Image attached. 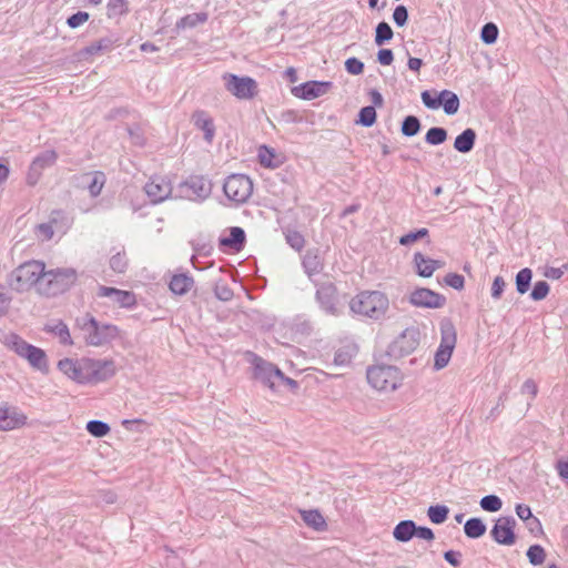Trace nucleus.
I'll list each match as a JSON object with an SVG mask.
<instances>
[{
	"instance_id": "nucleus-44",
	"label": "nucleus",
	"mask_w": 568,
	"mask_h": 568,
	"mask_svg": "<svg viewBox=\"0 0 568 568\" xmlns=\"http://www.w3.org/2000/svg\"><path fill=\"white\" fill-rule=\"evenodd\" d=\"M429 236V231L426 227L417 229L402 235L398 243L403 246L412 245L413 243Z\"/></svg>"
},
{
	"instance_id": "nucleus-24",
	"label": "nucleus",
	"mask_w": 568,
	"mask_h": 568,
	"mask_svg": "<svg viewBox=\"0 0 568 568\" xmlns=\"http://www.w3.org/2000/svg\"><path fill=\"white\" fill-rule=\"evenodd\" d=\"M82 183L87 185L88 191L92 197L101 194L105 184V175L101 171L88 172L81 176Z\"/></svg>"
},
{
	"instance_id": "nucleus-7",
	"label": "nucleus",
	"mask_w": 568,
	"mask_h": 568,
	"mask_svg": "<svg viewBox=\"0 0 568 568\" xmlns=\"http://www.w3.org/2000/svg\"><path fill=\"white\" fill-rule=\"evenodd\" d=\"M223 191L225 196L236 205L244 204L253 193V181L248 175L234 173L225 179Z\"/></svg>"
},
{
	"instance_id": "nucleus-53",
	"label": "nucleus",
	"mask_w": 568,
	"mask_h": 568,
	"mask_svg": "<svg viewBox=\"0 0 568 568\" xmlns=\"http://www.w3.org/2000/svg\"><path fill=\"white\" fill-rule=\"evenodd\" d=\"M275 158L274 149L261 145L258 149L260 163L265 168H274L273 159Z\"/></svg>"
},
{
	"instance_id": "nucleus-25",
	"label": "nucleus",
	"mask_w": 568,
	"mask_h": 568,
	"mask_svg": "<svg viewBox=\"0 0 568 568\" xmlns=\"http://www.w3.org/2000/svg\"><path fill=\"white\" fill-rule=\"evenodd\" d=\"M194 285V278L186 274H174L169 283L170 291L175 295H185Z\"/></svg>"
},
{
	"instance_id": "nucleus-29",
	"label": "nucleus",
	"mask_w": 568,
	"mask_h": 568,
	"mask_svg": "<svg viewBox=\"0 0 568 568\" xmlns=\"http://www.w3.org/2000/svg\"><path fill=\"white\" fill-rule=\"evenodd\" d=\"M413 263L415 271L420 277H430L434 274V258L425 256L420 252L414 253Z\"/></svg>"
},
{
	"instance_id": "nucleus-64",
	"label": "nucleus",
	"mask_w": 568,
	"mask_h": 568,
	"mask_svg": "<svg viewBox=\"0 0 568 568\" xmlns=\"http://www.w3.org/2000/svg\"><path fill=\"white\" fill-rule=\"evenodd\" d=\"M41 175H42L41 169H39L38 166H34V164L31 163L29 166L28 173H27V179H26L27 184L30 186L36 185L39 182Z\"/></svg>"
},
{
	"instance_id": "nucleus-52",
	"label": "nucleus",
	"mask_w": 568,
	"mask_h": 568,
	"mask_svg": "<svg viewBox=\"0 0 568 568\" xmlns=\"http://www.w3.org/2000/svg\"><path fill=\"white\" fill-rule=\"evenodd\" d=\"M214 295L222 302H229L233 298V290L224 282H219L214 286Z\"/></svg>"
},
{
	"instance_id": "nucleus-11",
	"label": "nucleus",
	"mask_w": 568,
	"mask_h": 568,
	"mask_svg": "<svg viewBox=\"0 0 568 568\" xmlns=\"http://www.w3.org/2000/svg\"><path fill=\"white\" fill-rule=\"evenodd\" d=\"M12 345L14 352L26 358L33 368L40 372L48 371L47 354L42 348L27 343L18 335H13Z\"/></svg>"
},
{
	"instance_id": "nucleus-63",
	"label": "nucleus",
	"mask_w": 568,
	"mask_h": 568,
	"mask_svg": "<svg viewBox=\"0 0 568 568\" xmlns=\"http://www.w3.org/2000/svg\"><path fill=\"white\" fill-rule=\"evenodd\" d=\"M568 271V264H564L561 267H546L544 275L550 280H559Z\"/></svg>"
},
{
	"instance_id": "nucleus-47",
	"label": "nucleus",
	"mask_w": 568,
	"mask_h": 568,
	"mask_svg": "<svg viewBox=\"0 0 568 568\" xmlns=\"http://www.w3.org/2000/svg\"><path fill=\"white\" fill-rule=\"evenodd\" d=\"M128 134L133 145L142 148L146 143V138L144 134V130L141 124H133L128 126Z\"/></svg>"
},
{
	"instance_id": "nucleus-46",
	"label": "nucleus",
	"mask_w": 568,
	"mask_h": 568,
	"mask_svg": "<svg viewBox=\"0 0 568 568\" xmlns=\"http://www.w3.org/2000/svg\"><path fill=\"white\" fill-rule=\"evenodd\" d=\"M479 505H480L481 509L485 511L496 513L501 509L503 501L497 495L491 494V495L484 496L480 499Z\"/></svg>"
},
{
	"instance_id": "nucleus-16",
	"label": "nucleus",
	"mask_w": 568,
	"mask_h": 568,
	"mask_svg": "<svg viewBox=\"0 0 568 568\" xmlns=\"http://www.w3.org/2000/svg\"><path fill=\"white\" fill-rule=\"evenodd\" d=\"M283 377V372L274 364L255 357L254 361V378L271 389L275 388V379Z\"/></svg>"
},
{
	"instance_id": "nucleus-49",
	"label": "nucleus",
	"mask_w": 568,
	"mask_h": 568,
	"mask_svg": "<svg viewBox=\"0 0 568 568\" xmlns=\"http://www.w3.org/2000/svg\"><path fill=\"white\" fill-rule=\"evenodd\" d=\"M113 302L121 307L132 308L136 304V298L133 292L119 290L116 295L113 296Z\"/></svg>"
},
{
	"instance_id": "nucleus-36",
	"label": "nucleus",
	"mask_w": 568,
	"mask_h": 568,
	"mask_svg": "<svg viewBox=\"0 0 568 568\" xmlns=\"http://www.w3.org/2000/svg\"><path fill=\"white\" fill-rule=\"evenodd\" d=\"M422 124L419 119L415 115H407L402 122L400 131L404 136L412 138L418 134Z\"/></svg>"
},
{
	"instance_id": "nucleus-54",
	"label": "nucleus",
	"mask_w": 568,
	"mask_h": 568,
	"mask_svg": "<svg viewBox=\"0 0 568 568\" xmlns=\"http://www.w3.org/2000/svg\"><path fill=\"white\" fill-rule=\"evenodd\" d=\"M285 239L287 244L296 251H301L305 245V239L298 231H288Z\"/></svg>"
},
{
	"instance_id": "nucleus-18",
	"label": "nucleus",
	"mask_w": 568,
	"mask_h": 568,
	"mask_svg": "<svg viewBox=\"0 0 568 568\" xmlns=\"http://www.w3.org/2000/svg\"><path fill=\"white\" fill-rule=\"evenodd\" d=\"M144 190L152 203H161L171 195L172 185L166 178L155 175L149 180Z\"/></svg>"
},
{
	"instance_id": "nucleus-13",
	"label": "nucleus",
	"mask_w": 568,
	"mask_h": 568,
	"mask_svg": "<svg viewBox=\"0 0 568 568\" xmlns=\"http://www.w3.org/2000/svg\"><path fill=\"white\" fill-rule=\"evenodd\" d=\"M181 196L190 200H204L212 191V183L203 175H192L179 185Z\"/></svg>"
},
{
	"instance_id": "nucleus-28",
	"label": "nucleus",
	"mask_w": 568,
	"mask_h": 568,
	"mask_svg": "<svg viewBox=\"0 0 568 568\" xmlns=\"http://www.w3.org/2000/svg\"><path fill=\"white\" fill-rule=\"evenodd\" d=\"M302 519L304 523L316 531H324L327 529V524L323 515L317 509L302 510Z\"/></svg>"
},
{
	"instance_id": "nucleus-39",
	"label": "nucleus",
	"mask_w": 568,
	"mask_h": 568,
	"mask_svg": "<svg viewBox=\"0 0 568 568\" xmlns=\"http://www.w3.org/2000/svg\"><path fill=\"white\" fill-rule=\"evenodd\" d=\"M449 508L445 505L429 506L427 516L433 524L440 525L448 518Z\"/></svg>"
},
{
	"instance_id": "nucleus-15",
	"label": "nucleus",
	"mask_w": 568,
	"mask_h": 568,
	"mask_svg": "<svg viewBox=\"0 0 568 568\" xmlns=\"http://www.w3.org/2000/svg\"><path fill=\"white\" fill-rule=\"evenodd\" d=\"M408 302L415 307L442 308L446 305V297L427 287H417L408 296Z\"/></svg>"
},
{
	"instance_id": "nucleus-33",
	"label": "nucleus",
	"mask_w": 568,
	"mask_h": 568,
	"mask_svg": "<svg viewBox=\"0 0 568 568\" xmlns=\"http://www.w3.org/2000/svg\"><path fill=\"white\" fill-rule=\"evenodd\" d=\"M532 271L529 267L521 268L515 277L516 291L524 295L526 294L531 285Z\"/></svg>"
},
{
	"instance_id": "nucleus-22",
	"label": "nucleus",
	"mask_w": 568,
	"mask_h": 568,
	"mask_svg": "<svg viewBox=\"0 0 568 568\" xmlns=\"http://www.w3.org/2000/svg\"><path fill=\"white\" fill-rule=\"evenodd\" d=\"M246 243L245 231L240 226H232L229 236H221L219 245L223 248H231L234 252H240L244 248Z\"/></svg>"
},
{
	"instance_id": "nucleus-41",
	"label": "nucleus",
	"mask_w": 568,
	"mask_h": 568,
	"mask_svg": "<svg viewBox=\"0 0 568 568\" xmlns=\"http://www.w3.org/2000/svg\"><path fill=\"white\" fill-rule=\"evenodd\" d=\"M355 354L356 348L354 346H343L335 352L334 364L338 366H346L351 364Z\"/></svg>"
},
{
	"instance_id": "nucleus-9",
	"label": "nucleus",
	"mask_w": 568,
	"mask_h": 568,
	"mask_svg": "<svg viewBox=\"0 0 568 568\" xmlns=\"http://www.w3.org/2000/svg\"><path fill=\"white\" fill-rule=\"evenodd\" d=\"M222 79L226 91L240 100H251L258 93L257 82L248 75L224 73Z\"/></svg>"
},
{
	"instance_id": "nucleus-21",
	"label": "nucleus",
	"mask_w": 568,
	"mask_h": 568,
	"mask_svg": "<svg viewBox=\"0 0 568 568\" xmlns=\"http://www.w3.org/2000/svg\"><path fill=\"white\" fill-rule=\"evenodd\" d=\"M194 126L204 133V140L212 143L215 135V124L213 118L205 110H196L192 114Z\"/></svg>"
},
{
	"instance_id": "nucleus-59",
	"label": "nucleus",
	"mask_w": 568,
	"mask_h": 568,
	"mask_svg": "<svg viewBox=\"0 0 568 568\" xmlns=\"http://www.w3.org/2000/svg\"><path fill=\"white\" fill-rule=\"evenodd\" d=\"M506 287V282L503 278V276H496L493 281L491 285V297L494 300H499L504 293V290Z\"/></svg>"
},
{
	"instance_id": "nucleus-8",
	"label": "nucleus",
	"mask_w": 568,
	"mask_h": 568,
	"mask_svg": "<svg viewBox=\"0 0 568 568\" xmlns=\"http://www.w3.org/2000/svg\"><path fill=\"white\" fill-rule=\"evenodd\" d=\"M312 282L316 287L315 301L320 308L327 315L339 316L342 312L336 285L328 281L318 282L312 280Z\"/></svg>"
},
{
	"instance_id": "nucleus-27",
	"label": "nucleus",
	"mask_w": 568,
	"mask_h": 568,
	"mask_svg": "<svg viewBox=\"0 0 568 568\" xmlns=\"http://www.w3.org/2000/svg\"><path fill=\"white\" fill-rule=\"evenodd\" d=\"M415 521L412 519L400 520L393 530L395 540L399 542H408L414 538Z\"/></svg>"
},
{
	"instance_id": "nucleus-58",
	"label": "nucleus",
	"mask_w": 568,
	"mask_h": 568,
	"mask_svg": "<svg viewBox=\"0 0 568 568\" xmlns=\"http://www.w3.org/2000/svg\"><path fill=\"white\" fill-rule=\"evenodd\" d=\"M90 18V14L85 11H78L73 14H71L68 19H67V24L69 28L71 29H75L78 27H80L81 24H83L84 22H87Z\"/></svg>"
},
{
	"instance_id": "nucleus-6",
	"label": "nucleus",
	"mask_w": 568,
	"mask_h": 568,
	"mask_svg": "<svg viewBox=\"0 0 568 568\" xmlns=\"http://www.w3.org/2000/svg\"><path fill=\"white\" fill-rule=\"evenodd\" d=\"M440 328V343L435 353L434 368L436 371L443 369L450 361L453 351L456 346L457 333L455 325L449 318L442 320Z\"/></svg>"
},
{
	"instance_id": "nucleus-48",
	"label": "nucleus",
	"mask_w": 568,
	"mask_h": 568,
	"mask_svg": "<svg viewBox=\"0 0 568 568\" xmlns=\"http://www.w3.org/2000/svg\"><path fill=\"white\" fill-rule=\"evenodd\" d=\"M499 30L493 22H488L483 26L480 30V39L486 44H493L497 41Z\"/></svg>"
},
{
	"instance_id": "nucleus-34",
	"label": "nucleus",
	"mask_w": 568,
	"mask_h": 568,
	"mask_svg": "<svg viewBox=\"0 0 568 568\" xmlns=\"http://www.w3.org/2000/svg\"><path fill=\"white\" fill-rule=\"evenodd\" d=\"M394 37L393 29L386 21L379 22L375 28L374 42L376 45L382 47L389 42Z\"/></svg>"
},
{
	"instance_id": "nucleus-50",
	"label": "nucleus",
	"mask_w": 568,
	"mask_h": 568,
	"mask_svg": "<svg viewBox=\"0 0 568 568\" xmlns=\"http://www.w3.org/2000/svg\"><path fill=\"white\" fill-rule=\"evenodd\" d=\"M460 106V100L459 97L453 92L449 91L447 98L444 101L443 110L447 115H454L458 112Z\"/></svg>"
},
{
	"instance_id": "nucleus-23",
	"label": "nucleus",
	"mask_w": 568,
	"mask_h": 568,
	"mask_svg": "<svg viewBox=\"0 0 568 568\" xmlns=\"http://www.w3.org/2000/svg\"><path fill=\"white\" fill-rule=\"evenodd\" d=\"M302 265L304 272L312 280L314 275L320 274L324 268L323 257L318 248H310L303 256Z\"/></svg>"
},
{
	"instance_id": "nucleus-14",
	"label": "nucleus",
	"mask_w": 568,
	"mask_h": 568,
	"mask_svg": "<svg viewBox=\"0 0 568 568\" xmlns=\"http://www.w3.org/2000/svg\"><path fill=\"white\" fill-rule=\"evenodd\" d=\"M515 527L516 520L513 516L499 517L490 529V536L498 545L513 546L517 540Z\"/></svg>"
},
{
	"instance_id": "nucleus-60",
	"label": "nucleus",
	"mask_w": 568,
	"mask_h": 568,
	"mask_svg": "<svg viewBox=\"0 0 568 568\" xmlns=\"http://www.w3.org/2000/svg\"><path fill=\"white\" fill-rule=\"evenodd\" d=\"M422 102L427 109L437 110L439 109V102L436 99V95L433 94L432 91L425 90L420 94Z\"/></svg>"
},
{
	"instance_id": "nucleus-32",
	"label": "nucleus",
	"mask_w": 568,
	"mask_h": 568,
	"mask_svg": "<svg viewBox=\"0 0 568 568\" xmlns=\"http://www.w3.org/2000/svg\"><path fill=\"white\" fill-rule=\"evenodd\" d=\"M44 331L57 335L63 345H72L73 344L69 327L62 321H58L57 323H54L52 325H50V324L45 325Z\"/></svg>"
},
{
	"instance_id": "nucleus-62",
	"label": "nucleus",
	"mask_w": 568,
	"mask_h": 568,
	"mask_svg": "<svg viewBox=\"0 0 568 568\" xmlns=\"http://www.w3.org/2000/svg\"><path fill=\"white\" fill-rule=\"evenodd\" d=\"M414 537H417L419 539L426 540V541H433L435 539L434 531L426 526H417L415 524V534Z\"/></svg>"
},
{
	"instance_id": "nucleus-45",
	"label": "nucleus",
	"mask_w": 568,
	"mask_h": 568,
	"mask_svg": "<svg viewBox=\"0 0 568 568\" xmlns=\"http://www.w3.org/2000/svg\"><path fill=\"white\" fill-rule=\"evenodd\" d=\"M85 428L92 436L99 438L106 436L111 430L108 423L98 419L89 420Z\"/></svg>"
},
{
	"instance_id": "nucleus-20",
	"label": "nucleus",
	"mask_w": 568,
	"mask_h": 568,
	"mask_svg": "<svg viewBox=\"0 0 568 568\" xmlns=\"http://www.w3.org/2000/svg\"><path fill=\"white\" fill-rule=\"evenodd\" d=\"M58 368L67 375L69 378L75 381L79 384H85V358L80 362L73 361L71 358L60 359L58 363Z\"/></svg>"
},
{
	"instance_id": "nucleus-31",
	"label": "nucleus",
	"mask_w": 568,
	"mask_h": 568,
	"mask_svg": "<svg viewBox=\"0 0 568 568\" xmlns=\"http://www.w3.org/2000/svg\"><path fill=\"white\" fill-rule=\"evenodd\" d=\"M487 530L486 524L481 518L471 517L464 525V532L470 539H477L485 535Z\"/></svg>"
},
{
	"instance_id": "nucleus-4",
	"label": "nucleus",
	"mask_w": 568,
	"mask_h": 568,
	"mask_svg": "<svg viewBox=\"0 0 568 568\" xmlns=\"http://www.w3.org/2000/svg\"><path fill=\"white\" fill-rule=\"evenodd\" d=\"M80 325L87 332V344L91 346H102L111 343L120 335V329L116 325L100 324L95 317L89 314L82 317Z\"/></svg>"
},
{
	"instance_id": "nucleus-51",
	"label": "nucleus",
	"mask_w": 568,
	"mask_h": 568,
	"mask_svg": "<svg viewBox=\"0 0 568 568\" xmlns=\"http://www.w3.org/2000/svg\"><path fill=\"white\" fill-rule=\"evenodd\" d=\"M550 287L549 284L546 281H538L535 283L531 292H530V298L532 301H542L547 297L549 294Z\"/></svg>"
},
{
	"instance_id": "nucleus-30",
	"label": "nucleus",
	"mask_w": 568,
	"mask_h": 568,
	"mask_svg": "<svg viewBox=\"0 0 568 568\" xmlns=\"http://www.w3.org/2000/svg\"><path fill=\"white\" fill-rule=\"evenodd\" d=\"M209 16L206 12L190 13L182 17L176 21L174 31L179 33L186 28H195L196 26L206 22Z\"/></svg>"
},
{
	"instance_id": "nucleus-37",
	"label": "nucleus",
	"mask_w": 568,
	"mask_h": 568,
	"mask_svg": "<svg viewBox=\"0 0 568 568\" xmlns=\"http://www.w3.org/2000/svg\"><path fill=\"white\" fill-rule=\"evenodd\" d=\"M357 116L356 124L371 128L376 123L377 113L374 105H366L359 110Z\"/></svg>"
},
{
	"instance_id": "nucleus-12",
	"label": "nucleus",
	"mask_w": 568,
	"mask_h": 568,
	"mask_svg": "<svg viewBox=\"0 0 568 568\" xmlns=\"http://www.w3.org/2000/svg\"><path fill=\"white\" fill-rule=\"evenodd\" d=\"M85 384L105 382L115 375V365L112 359L85 358Z\"/></svg>"
},
{
	"instance_id": "nucleus-5",
	"label": "nucleus",
	"mask_w": 568,
	"mask_h": 568,
	"mask_svg": "<svg viewBox=\"0 0 568 568\" xmlns=\"http://www.w3.org/2000/svg\"><path fill=\"white\" fill-rule=\"evenodd\" d=\"M367 382L378 390H395L402 385L400 371L393 365H374L367 368Z\"/></svg>"
},
{
	"instance_id": "nucleus-38",
	"label": "nucleus",
	"mask_w": 568,
	"mask_h": 568,
	"mask_svg": "<svg viewBox=\"0 0 568 568\" xmlns=\"http://www.w3.org/2000/svg\"><path fill=\"white\" fill-rule=\"evenodd\" d=\"M129 13L128 0H109L106 4V16L109 19L125 16Z\"/></svg>"
},
{
	"instance_id": "nucleus-56",
	"label": "nucleus",
	"mask_w": 568,
	"mask_h": 568,
	"mask_svg": "<svg viewBox=\"0 0 568 568\" xmlns=\"http://www.w3.org/2000/svg\"><path fill=\"white\" fill-rule=\"evenodd\" d=\"M408 17V10L404 4H398L393 11V21L399 28L406 26Z\"/></svg>"
},
{
	"instance_id": "nucleus-17",
	"label": "nucleus",
	"mask_w": 568,
	"mask_h": 568,
	"mask_svg": "<svg viewBox=\"0 0 568 568\" xmlns=\"http://www.w3.org/2000/svg\"><path fill=\"white\" fill-rule=\"evenodd\" d=\"M333 87L331 81H306L297 87L292 89V93L294 97L302 100H313L321 95H324L329 91Z\"/></svg>"
},
{
	"instance_id": "nucleus-42",
	"label": "nucleus",
	"mask_w": 568,
	"mask_h": 568,
	"mask_svg": "<svg viewBox=\"0 0 568 568\" xmlns=\"http://www.w3.org/2000/svg\"><path fill=\"white\" fill-rule=\"evenodd\" d=\"M109 264H110V268L113 272L119 273V274L124 273L129 265V261H128L125 251L122 250V251H118L116 253H114L110 257Z\"/></svg>"
},
{
	"instance_id": "nucleus-2",
	"label": "nucleus",
	"mask_w": 568,
	"mask_h": 568,
	"mask_svg": "<svg viewBox=\"0 0 568 568\" xmlns=\"http://www.w3.org/2000/svg\"><path fill=\"white\" fill-rule=\"evenodd\" d=\"M388 297L379 291H363L349 301L352 313L372 320L382 318L388 310Z\"/></svg>"
},
{
	"instance_id": "nucleus-35",
	"label": "nucleus",
	"mask_w": 568,
	"mask_h": 568,
	"mask_svg": "<svg viewBox=\"0 0 568 568\" xmlns=\"http://www.w3.org/2000/svg\"><path fill=\"white\" fill-rule=\"evenodd\" d=\"M58 160V153L54 150H45L38 154L31 163L43 171L44 169L51 168Z\"/></svg>"
},
{
	"instance_id": "nucleus-1",
	"label": "nucleus",
	"mask_w": 568,
	"mask_h": 568,
	"mask_svg": "<svg viewBox=\"0 0 568 568\" xmlns=\"http://www.w3.org/2000/svg\"><path fill=\"white\" fill-rule=\"evenodd\" d=\"M45 275V264L42 261L31 260L20 264L8 275V286L17 292L24 293L36 287L39 293L40 283Z\"/></svg>"
},
{
	"instance_id": "nucleus-3",
	"label": "nucleus",
	"mask_w": 568,
	"mask_h": 568,
	"mask_svg": "<svg viewBox=\"0 0 568 568\" xmlns=\"http://www.w3.org/2000/svg\"><path fill=\"white\" fill-rule=\"evenodd\" d=\"M78 272L72 267H58L45 270L43 281L40 283L39 294L55 297L68 292L77 282Z\"/></svg>"
},
{
	"instance_id": "nucleus-26",
	"label": "nucleus",
	"mask_w": 568,
	"mask_h": 568,
	"mask_svg": "<svg viewBox=\"0 0 568 568\" xmlns=\"http://www.w3.org/2000/svg\"><path fill=\"white\" fill-rule=\"evenodd\" d=\"M476 138L477 134L474 129H465L455 138L454 149L459 153H469L475 146Z\"/></svg>"
},
{
	"instance_id": "nucleus-61",
	"label": "nucleus",
	"mask_w": 568,
	"mask_h": 568,
	"mask_svg": "<svg viewBox=\"0 0 568 568\" xmlns=\"http://www.w3.org/2000/svg\"><path fill=\"white\" fill-rule=\"evenodd\" d=\"M123 427L130 432H143V427L146 426V422L144 419L135 418V419H124L122 422Z\"/></svg>"
},
{
	"instance_id": "nucleus-43",
	"label": "nucleus",
	"mask_w": 568,
	"mask_h": 568,
	"mask_svg": "<svg viewBox=\"0 0 568 568\" xmlns=\"http://www.w3.org/2000/svg\"><path fill=\"white\" fill-rule=\"evenodd\" d=\"M526 556L530 565L540 566L545 562L547 555L541 545L535 544L527 549Z\"/></svg>"
},
{
	"instance_id": "nucleus-57",
	"label": "nucleus",
	"mask_w": 568,
	"mask_h": 568,
	"mask_svg": "<svg viewBox=\"0 0 568 568\" xmlns=\"http://www.w3.org/2000/svg\"><path fill=\"white\" fill-rule=\"evenodd\" d=\"M344 65L345 70L352 75L362 74L364 71V63L355 57L346 59Z\"/></svg>"
},
{
	"instance_id": "nucleus-55",
	"label": "nucleus",
	"mask_w": 568,
	"mask_h": 568,
	"mask_svg": "<svg viewBox=\"0 0 568 568\" xmlns=\"http://www.w3.org/2000/svg\"><path fill=\"white\" fill-rule=\"evenodd\" d=\"M444 283L454 290L462 291L465 287V277L458 273H448L444 277Z\"/></svg>"
},
{
	"instance_id": "nucleus-40",
	"label": "nucleus",
	"mask_w": 568,
	"mask_h": 568,
	"mask_svg": "<svg viewBox=\"0 0 568 568\" xmlns=\"http://www.w3.org/2000/svg\"><path fill=\"white\" fill-rule=\"evenodd\" d=\"M448 133L445 128L433 126L425 134V142L430 145H439L447 140Z\"/></svg>"
},
{
	"instance_id": "nucleus-10",
	"label": "nucleus",
	"mask_w": 568,
	"mask_h": 568,
	"mask_svg": "<svg viewBox=\"0 0 568 568\" xmlns=\"http://www.w3.org/2000/svg\"><path fill=\"white\" fill-rule=\"evenodd\" d=\"M420 333L415 327L404 329L388 346L387 355L399 359L410 355L419 345Z\"/></svg>"
},
{
	"instance_id": "nucleus-19",
	"label": "nucleus",
	"mask_w": 568,
	"mask_h": 568,
	"mask_svg": "<svg viewBox=\"0 0 568 568\" xmlns=\"http://www.w3.org/2000/svg\"><path fill=\"white\" fill-rule=\"evenodd\" d=\"M26 423L27 416L18 407L0 404V430H11Z\"/></svg>"
}]
</instances>
